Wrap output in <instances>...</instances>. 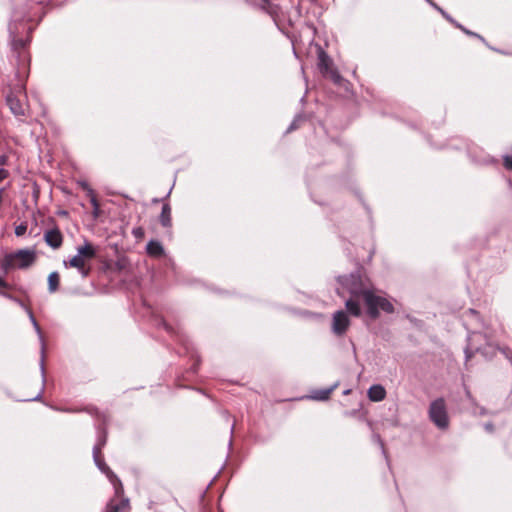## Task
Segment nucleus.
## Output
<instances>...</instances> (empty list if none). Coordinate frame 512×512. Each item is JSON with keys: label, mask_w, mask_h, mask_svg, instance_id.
Here are the masks:
<instances>
[{"label": "nucleus", "mask_w": 512, "mask_h": 512, "mask_svg": "<svg viewBox=\"0 0 512 512\" xmlns=\"http://www.w3.org/2000/svg\"><path fill=\"white\" fill-rule=\"evenodd\" d=\"M302 119L303 118L301 115H297L294 118V120L292 121V123L290 124V126L288 127L287 132H291V131L295 130L298 127V122H300Z\"/></svg>", "instance_id": "obj_22"}, {"label": "nucleus", "mask_w": 512, "mask_h": 512, "mask_svg": "<svg viewBox=\"0 0 512 512\" xmlns=\"http://www.w3.org/2000/svg\"><path fill=\"white\" fill-rule=\"evenodd\" d=\"M469 313H470L472 316H474L475 318H477V317H478V313H477L475 310H473V309H469Z\"/></svg>", "instance_id": "obj_33"}, {"label": "nucleus", "mask_w": 512, "mask_h": 512, "mask_svg": "<svg viewBox=\"0 0 512 512\" xmlns=\"http://www.w3.org/2000/svg\"><path fill=\"white\" fill-rule=\"evenodd\" d=\"M160 223L163 227H170L172 225L171 207L169 206V204H164L162 206L160 214Z\"/></svg>", "instance_id": "obj_13"}, {"label": "nucleus", "mask_w": 512, "mask_h": 512, "mask_svg": "<svg viewBox=\"0 0 512 512\" xmlns=\"http://www.w3.org/2000/svg\"><path fill=\"white\" fill-rule=\"evenodd\" d=\"M29 317H30V320L33 323V326L36 329L37 333L40 334L41 333L40 326L38 325V323L31 311H29Z\"/></svg>", "instance_id": "obj_23"}, {"label": "nucleus", "mask_w": 512, "mask_h": 512, "mask_svg": "<svg viewBox=\"0 0 512 512\" xmlns=\"http://www.w3.org/2000/svg\"><path fill=\"white\" fill-rule=\"evenodd\" d=\"M367 395L371 401L379 402V401H382L386 397V390L380 384L372 385L368 389Z\"/></svg>", "instance_id": "obj_12"}, {"label": "nucleus", "mask_w": 512, "mask_h": 512, "mask_svg": "<svg viewBox=\"0 0 512 512\" xmlns=\"http://www.w3.org/2000/svg\"><path fill=\"white\" fill-rule=\"evenodd\" d=\"M350 392H351V390H350V389H347V390H345V391L343 392V394H344V395H348Z\"/></svg>", "instance_id": "obj_37"}, {"label": "nucleus", "mask_w": 512, "mask_h": 512, "mask_svg": "<svg viewBox=\"0 0 512 512\" xmlns=\"http://www.w3.org/2000/svg\"><path fill=\"white\" fill-rule=\"evenodd\" d=\"M0 294L3 296H8L6 293L2 292L1 290H0Z\"/></svg>", "instance_id": "obj_39"}, {"label": "nucleus", "mask_w": 512, "mask_h": 512, "mask_svg": "<svg viewBox=\"0 0 512 512\" xmlns=\"http://www.w3.org/2000/svg\"><path fill=\"white\" fill-rule=\"evenodd\" d=\"M60 276L58 272H52L48 276V290L54 293L59 288Z\"/></svg>", "instance_id": "obj_15"}, {"label": "nucleus", "mask_w": 512, "mask_h": 512, "mask_svg": "<svg viewBox=\"0 0 512 512\" xmlns=\"http://www.w3.org/2000/svg\"><path fill=\"white\" fill-rule=\"evenodd\" d=\"M339 382H335L329 388L326 389H317L311 391V393L306 396L307 399L316 400V401H325L328 400L331 393L338 387Z\"/></svg>", "instance_id": "obj_10"}, {"label": "nucleus", "mask_w": 512, "mask_h": 512, "mask_svg": "<svg viewBox=\"0 0 512 512\" xmlns=\"http://www.w3.org/2000/svg\"><path fill=\"white\" fill-rule=\"evenodd\" d=\"M106 443L105 436H100L98 442L95 445H100V448H102Z\"/></svg>", "instance_id": "obj_29"}, {"label": "nucleus", "mask_w": 512, "mask_h": 512, "mask_svg": "<svg viewBox=\"0 0 512 512\" xmlns=\"http://www.w3.org/2000/svg\"><path fill=\"white\" fill-rule=\"evenodd\" d=\"M504 166H505V168L512 171V156L504 157Z\"/></svg>", "instance_id": "obj_25"}, {"label": "nucleus", "mask_w": 512, "mask_h": 512, "mask_svg": "<svg viewBox=\"0 0 512 512\" xmlns=\"http://www.w3.org/2000/svg\"><path fill=\"white\" fill-rule=\"evenodd\" d=\"M7 104L14 115L22 116L25 114V104L17 95L9 94L7 96Z\"/></svg>", "instance_id": "obj_9"}, {"label": "nucleus", "mask_w": 512, "mask_h": 512, "mask_svg": "<svg viewBox=\"0 0 512 512\" xmlns=\"http://www.w3.org/2000/svg\"><path fill=\"white\" fill-rule=\"evenodd\" d=\"M350 326L348 314L343 310L333 313L331 321V330L336 336H343Z\"/></svg>", "instance_id": "obj_5"}, {"label": "nucleus", "mask_w": 512, "mask_h": 512, "mask_svg": "<svg viewBox=\"0 0 512 512\" xmlns=\"http://www.w3.org/2000/svg\"><path fill=\"white\" fill-rule=\"evenodd\" d=\"M136 238H142L144 236V230L142 228H134L132 231Z\"/></svg>", "instance_id": "obj_27"}, {"label": "nucleus", "mask_w": 512, "mask_h": 512, "mask_svg": "<svg viewBox=\"0 0 512 512\" xmlns=\"http://www.w3.org/2000/svg\"><path fill=\"white\" fill-rule=\"evenodd\" d=\"M125 506V501H122L121 504L115 503L114 500L108 504L106 512H119Z\"/></svg>", "instance_id": "obj_18"}, {"label": "nucleus", "mask_w": 512, "mask_h": 512, "mask_svg": "<svg viewBox=\"0 0 512 512\" xmlns=\"http://www.w3.org/2000/svg\"><path fill=\"white\" fill-rule=\"evenodd\" d=\"M428 415L438 429L445 430L449 427L447 406L443 398H437L430 403Z\"/></svg>", "instance_id": "obj_4"}, {"label": "nucleus", "mask_w": 512, "mask_h": 512, "mask_svg": "<svg viewBox=\"0 0 512 512\" xmlns=\"http://www.w3.org/2000/svg\"><path fill=\"white\" fill-rule=\"evenodd\" d=\"M44 240L48 246L53 249H58L62 246L63 243V235L61 231L55 227L47 230L44 233Z\"/></svg>", "instance_id": "obj_8"}, {"label": "nucleus", "mask_w": 512, "mask_h": 512, "mask_svg": "<svg viewBox=\"0 0 512 512\" xmlns=\"http://www.w3.org/2000/svg\"><path fill=\"white\" fill-rule=\"evenodd\" d=\"M88 195L90 197V202L94 208V215L97 216L98 215V210H99V203L97 201V198L94 194V191L92 189H88Z\"/></svg>", "instance_id": "obj_17"}, {"label": "nucleus", "mask_w": 512, "mask_h": 512, "mask_svg": "<svg viewBox=\"0 0 512 512\" xmlns=\"http://www.w3.org/2000/svg\"><path fill=\"white\" fill-rule=\"evenodd\" d=\"M96 255V251L92 244L85 242L84 245L77 248V254L73 256L69 261H64L63 265L68 268H75L79 271L83 278L89 276L91 272V266L89 261L92 260Z\"/></svg>", "instance_id": "obj_3"}, {"label": "nucleus", "mask_w": 512, "mask_h": 512, "mask_svg": "<svg viewBox=\"0 0 512 512\" xmlns=\"http://www.w3.org/2000/svg\"><path fill=\"white\" fill-rule=\"evenodd\" d=\"M434 9H436L440 14H442V12H444V10L439 7L438 5H434Z\"/></svg>", "instance_id": "obj_34"}, {"label": "nucleus", "mask_w": 512, "mask_h": 512, "mask_svg": "<svg viewBox=\"0 0 512 512\" xmlns=\"http://www.w3.org/2000/svg\"><path fill=\"white\" fill-rule=\"evenodd\" d=\"M0 287L1 288H8L9 285L4 281L2 277H0Z\"/></svg>", "instance_id": "obj_32"}, {"label": "nucleus", "mask_w": 512, "mask_h": 512, "mask_svg": "<svg viewBox=\"0 0 512 512\" xmlns=\"http://www.w3.org/2000/svg\"><path fill=\"white\" fill-rule=\"evenodd\" d=\"M197 363L193 365V372H196L197 371Z\"/></svg>", "instance_id": "obj_38"}, {"label": "nucleus", "mask_w": 512, "mask_h": 512, "mask_svg": "<svg viewBox=\"0 0 512 512\" xmlns=\"http://www.w3.org/2000/svg\"><path fill=\"white\" fill-rule=\"evenodd\" d=\"M159 325L163 326L167 332L174 333V329L165 320H160Z\"/></svg>", "instance_id": "obj_26"}, {"label": "nucleus", "mask_w": 512, "mask_h": 512, "mask_svg": "<svg viewBox=\"0 0 512 512\" xmlns=\"http://www.w3.org/2000/svg\"><path fill=\"white\" fill-rule=\"evenodd\" d=\"M455 26H456L457 28H459L460 30H462L465 34L470 35V36H475V37L479 38L481 41H483V42H484V38H483L482 36H480L479 34L474 33V32H472V31H470V30L466 29V28H465V27H463L461 24H459V23H455Z\"/></svg>", "instance_id": "obj_19"}, {"label": "nucleus", "mask_w": 512, "mask_h": 512, "mask_svg": "<svg viewBox=\"0 0 512 512\" xmlns=\"http://www.w3.org/2000/svg\"><path fill=\"white\" fill-rule=\"evenodd\" d=\"M484 428H485V430H486V431H488V432H492V431L494 430V427H493V424H492V423H486V424L484 425Z\"/></svg>", "instance_id": "obj_31"}, {"label": "nucleus", "mask_w": 512, "mask_h": 512, "mask_svg": "<svg viewBox=\"0 0 512 512\" xmlns=\"http://www.w3.org/2000/svg\"><path fill=\"white\" fill-rule=\"evenodd\" d=\"M319 69L323 74H326L330 70H332L330 68L329 59L323 51H321V53L319 54Z\"/></svg>", "instance_id": "obj_16"}, {"label": "nucleus", "mask_w": 512, "mask_h": 512, "mask_svg": "<svg viewBox=\"0 0 512 512\" xmlns=\"http://www.w3.org/2000/svg\"><path fill=\"white\" fill-rule=\"evenodd\" d=\"M8 176V172L5 169H0V182Z\"/></svg>", "instance_id": "obj_30"}, {"label": "nucleus", "mask_w": 512, "mask_h": 512, "mask_svg": "<svg viewBox=\"0 0 512 512\" xmlns=\"http://www.w3.org/2000/svg\"><path fill=\"white\" fill-rule=\"evenodd\" d=\"M325 75H327L336 85L347 89V86H348L349 82L347 80H345L338 73V71L332 69L328 73H326Z\"/></svg>", "instance_id": "obj_14"}, {"label": "nucleus", "mask_w": 512, "mask_h": 512, "mask_svg": "<svg viewBox=\"0 0 512 512\" xmlns=\"http://www.w3.org/2000/svg\"><path fill=\"white\" fill-rule=\"evenodd\" d=\"M445 19H447L449 22L453 23L455 25V23H457L446 11L442 12L441 14Z\"/></svg>", "instance_id": "obj_28"}, {"label": "nucleus", "mask_w": 512, "mask_h": 512, "mask_svg": "<svg viewBox=\"0 0 512 512\" xmlns=\"http://www.w3.org/2000/svg\"><path fill=\"white\" fill-rule=\"evenodd\" d=\"M429 5L434 8V5H437L433 0H425Z\"/></svg>", "instance_id": "obj_36"}, {"label": "nucleus", "mask_w": 512, "mask_h": 512, "mask_svg": "<svg viewBox=\"0 0 512 512\" xmlns=\"http://www.w3.org/2000/svg\"><path fill=\"white\" fill-rule=\"evenodd\" d=\"M95 464L97 465V467L103 473H105L107 475V477L109 478V480L111 481V483L114 486L116 495H120V494L122 495L124 493V489H123L122 483L118 480L116 475H114V473L106 465V463L104 461V458H102L99 461L95 462Z\"/></svg>", "instance_id": "obj_7"}, {"label": "nucleus", "mask_w": 512, "mask_h": 512, "mask_svg": "<svg viewBox=\"0 0 512 512\" xmlns=\"http://www.w3.org/2000/svg\"><path fill=\"white\" fill-rule=\"evenodd\" d=\"M101 449L102 448H100V445H95L93 448V458H94L95 462H97L103 458V456L101 454Z\"/></svg>", "instance_id": "obj_21"}, {"label": "nucleus", "mask_w": 512, "mask_h": 512, "mask_svg": "<svg viewBox=\"0 0 512 512\" xmlns=\"http://www.w3.org/2000/svg\"><path fill=\"white\" fill-rule=\"evenodd\" d=\"M434 9H436L440 14H442V12H444V10L439 7L438 5H434Z\"/></svg>", "instance_id": "obj_35"}, {"label": "nucleus", "mask_w": 512, "mask_h": 512, "mask_svg": "<svg viewBox=\"0 0 512 512\" xmlns=\"http://www.w3.org/2000/svg\"><path fill=\"white\" fill-rule=\"evenodd\" d=\"M146 253L153 258H160L165 254L163 245L157 240H150L146 245Z\"/></svg>", "instance_id": "obj_11"}, {"label": "nucleus", "mask_w": 512, "mask_h": 512, "mask_svg": "<svg viewBox=\"0 0 512 512\" xmlns=\"http://www.w3.org/2000/svg\"><path fill=\"white\" fill-rule=\"evenodd\" d=\"M499 349V347H497ZM496 347L488 342L487 334L473 332L468 336V343L464 350L466 360L468 361L474 352H481L484 356H493ZM502 354L512 363V350L509 347L500 348Z\"/></svg>", "instance_id": "obj_2"}, {"label": "nucleus", "mask_w": 512, "mask_h": 512, "mask_svg": "<svg viewBox=\"0 0 512 512\" xmlns=\"http://www.w3.org/2000/svg\"><path fill=\"white\" fill-rule=\"evenodd\" d=\"M262 1L267 5V8L269 9V13L273 15L274 21L277 23L278 15H277V12L274 10V5L271 3V0H262Z\"/></svg>", "instance_id": "obj_20"}, {"label": "nucleus", "mask_w": 512, "mask_h": 512, "mask_svg": "<svg viewBox=\"0 0 512 512\" xmlns=\"http://www.w3.org/2000/svg\"><path fill=\"white\" fill-rule=\"evenodd\" d=\"M26 229V226L21 224L15 228V234L17 236H22L26 232Z\"/></svg>", "instance_id": "obj_24"}, {"label": "nucleus", "mask_w": 512, "mask_h": 512, "mask_svg": "<svg viewBox=\"0 0 512 512\" xmlns=\"http://www.w3.org/2000/svg\"><path fill=\"white\" fill-rule=\"evenodd\" d=\"M35 260L33 252L28 250H20L14 255L7 259L9 265L16 266L18 268H26L30 266Z\"/></svg>", "instance_id": "obj_6"}, {"label": "nucleus", "mask_w": 512, "mask_h": 512, "mask_svg": "<svg viewBox=\"0 0 512 512\" xmlns=\"http://www.w3.org/2000/svg\"><path fill=\"white\" fill-rule=\"evenodd\" d=\"M338 282L340 286L337 288V293L344 297V293L347 292L351 296L345 301L346 309L351 315L355 317L361 315L360 299L363 300L367 314L372 319L378 318L380 311L394 312L393 304L387 298L376 295L367 289L360 274L352 273L348 276H340Z\"/></svg>", "instance_id": "obj_1"}]
</instances>
